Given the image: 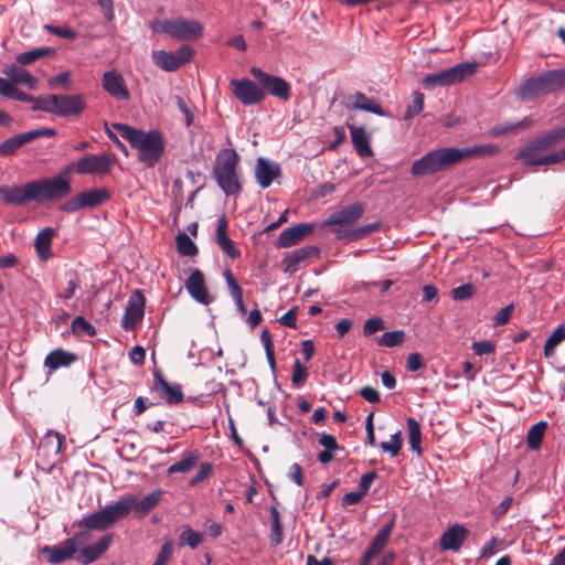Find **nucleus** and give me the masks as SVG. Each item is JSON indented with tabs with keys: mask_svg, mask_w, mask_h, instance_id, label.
Listing matches in <instances>:
<instances>
[{
	"mask_svg": "<svg viewBox=\"0 0 565 565\" xmlns=\"http://www.w3.org/2000/svg\"><path fill=\"white\" fill-rule=\"evenodd\" d=\"M565 140V127L548 131L525 146L518 154L527 166H550L565 160V148L546 152L550 148Z\"/></svg>",
	"mask_w": 565,
	"mask_h": 565,
	"instance_id": "obj_1",
	"label": "nucleus"
},
{
	"mask_svg": "<svg viewBox=\"0 0 565 565\" xmlns=\"http://www.w3.org/2000/svg\"><path fill=\"white\" fill-rule=\"evenodd\" d=\"M114 128L138 150L139 160L147 167H153L160 160L164 143L157 130L145 132L125 124H115Z\"/></svg>",
	"mask_w": 565,
	"mask_h": 565,
	"instance_id": "obj_2",
	"label": "nucleus"
},
{
	"mask_svg": "<svg viewBox=\"0 0 565 565\" xmlns=\"http://www.w3.org/2000/svg\"><path fill=\"white\" fill-rule=\"evenodd\" d=\"M150 29L178 41L198 40L203 35V26L199 21L184 18L154 19L150 22Z\"/></svg>",
	"mask_w": 565,
	"mask_h": 565,
	"instance_id": "obj_3",
	"label": "nucleus"
},
{
	"mask_svg": "<svg viewBox=\"0 0 565 565\" xmlns=\"http://www.w3.org/2000/svg\"><path fill=\"white\" fill-rule=\"evenodd\" d=\"M238 154L233 149H225L216 157L214 177L218 186L226 195H233L241 191L237 174Z\"/></svg>",
	"mask_w": 565,
	"mask_h": 565,
	"instance_id": "obj_4",
	"label": "nucleus"
},
{
	"mask_svg": "<svg viewBox=\"0 0 565 565\" xmlns=\"http://www.w3.org/2000/svg\"><path fill=\"white\" fill-rule=\"evenodd\" d=\"M86 106V102L83 95H56L50 94L41 96L36 106H33V110H42L50 114H54L60 117L77 116Z\"/></svg>",
	"mask_w": 565,
	"mask_h": 565,
	"instance_id": "obj_5",
	"label": "nucleus"
},
{
	"mask_svg": "<svg viewBox=\"0 0 565 565\" xmlns=\"http://www.w3.org/2000/svg\"><path fill=\"white\" fill-rule=\"evenodd\" d=\"M130 511L131 505L128 503V499L121 498L115 503L107 504L100 511L84 516L78 524L90 530H107L125 519Z\"/></svg>",
	"mask_w": 565,
	"mask_h": 565,
	"instance_id": "obj_6",
	"label": "nucleus"
},
{
	"mask_svg": "<svg viewBox=\"0 0 565 565\" xmlns=\"http://www.w3.org/2000/svg\"><path fill=\"white\" fill-rule=\"evenodd\" d=\"M458 163L457 148H441L429 151L426 156L414 161L411 172L420 177L433 174Z\"/></svg>",
	"mask_w": 565,
	"mask_h": 565,
	"instance_id": "obj_7",
	"label": "nucleus"
},
{
	"mask_svg": "<svg viewBox=\"0 0 565 565\" xmlns=\"http://www.w3.org/2000/svg\"><path fill=\"white\" fill-rule=\"evenodd\" d=\"M30 188L32 200L39 203L58 201L72 192L71 181L56 175L31 181Z\"/></svg>",
	"mask_w": 565,
	"mask_h": 565,
	"instance_id": "obj_8",
	"label": "nucleus"
},
{
	"mask_svg": "<svg viewBox=\"0 0 565 565\" xmlns=\"http://www.w3.org/2000/svg\"><path fill=\"white\" fill-rule=\"evenodd\" d=\"M477 70L476 63H459L452 67L443 70L437 73L427 74L423 78V86L425 88H435L440 86H449L461 82L466 77L472 75Z\"/></svg>",
	"mask_w": 565,
	"mask_h": 565,
	"instance_id": "obj_9",
	"label": "nucleus"
},
{
	"mask_svg": "<svg viewBox=\"0 0 565 565\" xmlns=\"http://www.w3.org/2000/svg\"><path fill=\"white\" fill-rule=\"evenodd\" d=\"M563 75L557 72H547L543 75L525 81L518 89V95L523 99H531L539 95H545L561 88Z\"/></svg>",
	"mask_w": 565,
	"mask_h": 565,
	"instance_id": "obj_10",
	"label": "nucleus"
},
{
	"mask_svg": "<svg viewBox=\"0 0 565 565\" xmlns=\"http://www.w3.org/2000/svg\"><path fill=\"white\" fill-rule=\"evenodd\" d=\"M108 199L109 192L104 188L87 190L63 203L61 211L75 213L83 209H93L105 203Z\"/></svg>",
	"mask_w": 565,
	"mask_h": 565,
	"instance_id": "obj_11",
	"label": "nucleus"
},
{
	"mask_svg": "<svg viewBox=\"0 0 565 565\" xmlns=\"http://www.w3.org/2000/svg\"><path fill=\"white\" fill-rule=\"evenodd\" d=\"M193 50L189 45L180 46L174 53L164 50L152 51L153 63L166 72H173L191 61Z\"/></svg>",
	"mask_w": 565,
	"mask_h": 565,
	"instance_id": "obj_12",
	"label": "nucleus"
},
{
	"mask_svg": "<svg viewBox=\"0 0 565 565\" xmlns=\"http://www.w3.org/2000/svg\"><path fill=\"white\" fill-rule=\"evenodd\" d=\"M250 74L257 79L262 89H266L271 96L282 100L290 98V85L281 77L270 75L259 67H252Z\"/></svg>",
	"mask_w": 565,
	"mask_h": 565,
	"instance_id": "obj_13",
	"label": "nucleus"
},
{
	"mask_svg": "<svg viewBox=\"0 0 565 565\" xmlns=\"http://www.w3.org/2000/svg\"><path fill=\"white\" fill-rule=\"evenodd\" d=\"M231 92L245 106H252L262 103L265 99V93L249 78L232 79L230 82Z\"/></svg>",
	"mask_w": 565,
	"mask_h": 565,
	"instance_id": "obj_14",
	"label": "nucleus"
},
{
	"mask_svg": "<svg viewBox=\"0 0 565 565\" xmlns=\"http://www.w3.org/2000/svg\"><path fill=\"white\" fill-rule=\"evenodd\" d=\"M86 536V533H81L74 537L65 540L58 545H45L41 548V554L44 555L49 563L60 564L74 556L77 550V545L82 543V539Z\"/></svg>",
	"mask_w": 565,
	"mask_h": 565,
	"instance_id": "obj_15",
	"label": "nucleus"
},
{
	"mask_svg": "<svg viewBox=\"0 0 565 565\" xmlns=\"http://www.w3.org/2000/svg\"><path fill=\"white\" fill-rule=\"evenodd\" d=\"M114 157L109 153L87 154L77 160V174L106 175L114 167Z\"/></svg>",
	"mask_w": 565,
	"mask_h": 565,
	"instance_id": "obj_16",
	"label": "nucleus"
},
{
	"mask_svg": "<svg viewBox=\"0 0 565 565\" xmlns=\"http://www.w3.org/2000/svg\"><path fill=\"white\" fill-rule=\"evenodd\" d=\"M364 214V205L361 202H354L348 207L332 213L323 223L322 226H331L334 228L344 230L347 226L355 224Z\"/></svg>",
	"mask_w": 565,
	"mask_h": 565,
	"instance_id": "obj_17",
	"label": "nucleus"
},
{
	"mask_svg": "<svg viewBox=\"0 0 565 565\" xmlns=\"http://www.w3.org/2000/svg\"><path fill=\"white\" fill-rule=\"evenodd\" d=\"M146 299L140 290H135L126 305L125 315L121 319V327L127 330H134L141 322L145 315Z\"/></svg>",
	"mask_w": 565,
	"mask_h": 565,
	"instance_id": "obj_18",
	"label": "nucleus"
},
{
	"mask_svg": "<svg viewBox=\"0 0 565 565\" xmlns=\"http://www.w3.org/2000/svg\"><path fill=\"white\" fill-rule=\"evenodd\" d=\"M103 88L117 100H127L130 97L129 89L121 74L117 71H107L102 78Z\"/></svg>",
	"mask_w": 565,
	"mask_h": 565,
	"instance_id": "obj_19",
	"label": "nucleus"
},
{
	"mask_svg": "<svg viewBox=\"0 0 565 565\" xmlns=\"http://www.w3.org/2000/svg\"><path fill=\"white\" fill-rule=\"evenodd\" d=\"M30 182L24 185H1L0 186V199L4 204L8 205H25L32 202V194L30 192Z\"/></svg>",
	"mask_w": 565,
	"mask_h": 565,
	"instance_id": "obj_20",
	"label": "nucleus"
},
{
	"mask_svg": "<svg viewBox=\"0 0 565 565\" xmlns=\"http://www.w3.org/2000/svg\"><path fill=\"white\" fill-rule=\"evenodd\" d=\"M280 166L266 158H258L255 167V178L262 189H267L273 181L280 177Z\"/></svg>",
	"mask_w": 565,
	"mask_h": 565,
	"instance_id": "obj_21",
	"label": "nucleus"
},
{
	"mask_svg": "<svg viewBox=\"0 0 565 565\" xmlns=\"http://www.w3.org/2000/svg\"><path fill=\"white\" fill-rule=\"evenodd\" d=\"M185 288L190 296L198 302L209 305L212 301L205 286L203 273L200 269L192 270L185 280Z\"/></svg>",
	"mask_w": 565,
	"mask_h": 565,
	"instance_id": "obj_22",
	"label": "nucleus"
},
{
	"mask_svg": "<svg viewBox=\"0 0 565 565\" xmlns=\"http://www.w3.org/2000/svg\"><path fill=\"white\" fill-rule=\"evenodd\" d=\"M469 535V531L461 524H455L447 529L440 536L439 543L443 551L458 552Z\"/></svg>",
	"mask_w": 565,
	"mask_h": 565,
	"instance_id": "obj_23",
	"label": "nucleus"
},
{
	"mask_svg": "<svg viewBox=\"0 0 565 565\" xmlns=\"http://www.w3.org/2000/svg\"><path fill=\"white\" fill-rule=\"evenodd\" d=\"M315 230L311 223H300L291 227L285 228L278 237V245L280 247H290L298 244Z\"/></svg>",
	"mask_w": 565,
	"mask_h": 565,
	"instance_id": "obj_24",
	"label": "nucleus"
},
{
	"mask_svg": "<svg viewBox=\"0 0 565 565\" xmlns=\"http://www.w3.org/2000/svg\"><path fill=\"white\" fill-rule=\"evenodd\" d=\"M319 254V249L315 246H305L295 249L282 259V269L287 274H295L299 267L310 257Z\"/></svg>",
	"mask_w": 565,
	"mask_h": 565,
	"instance_id": "obj_25",
	"label": "nucleus"
},
{
	"mask_svg": "<svg viewBox=\"0 0 565 565\" xmlns=\"http://www.w3.org/2000/svg\"><path fill=\"white\" fill-rule=\"evenodd\" d=\"M111 541L113 537L109 534L100 537L97 542L81 550L77 561L84 565L95 562L108 550Z\"/></svg>",
	"mask_w": 565,
	"mask_h": 565,
	"instance_id": "obj_26",
	"label": "nucleus"
},
{
	"mask_svg": "<svg viewBox=\"0 0 565 565\" xmlns=\"http://www.w3.org/2000/svg\"><path fill=\"white\" fill-rule=\"evenodd\" d=\"M154 390L169 404H179L183 399L181 386L168 383L159 373L154 375Z\"/></svg>",
	"mask_w": 565,
	"mask_h": 565,
	"instance_id": "obj_27",
	"label": "nucleus"
},
{
	"mask_svg": "<svg viewBox=\"0 0 565 565\" xmlns=\"http://www.w3.org/2000/svg\"><path fill=\"white\" fill-rule=\"evenodd\" d=\"M215 241L220 248L230 258L235 259L239 256V250L234 246L233 241L227 235V221L222 216L217 221Z\"/></svg>",
	"mask_w": 565,
	"mask_h": 565,
	"instance_id": "obj_28",
	"label": "nucleus"
},
{
	"mask_svg": "<svg viewBox=\"0 0 565 565\" xmlns=\"http://www.w3.org/2000/svg\"><path fill=\"white\" fill-rule=\"evenodd\" d=\"M3 74L7 75L8 79L15 85H25L30 89H35L38 79L26 70L20 68L14 64L4 66Z\"/></svg>",
	"mask_w": 565,
	"mask_h": 565,
	"instance_id": "obj_29",
	"label": "nucleus"
},
{
	"mask_svg": "<svg viewBox=\"0 0 565 565\" xmlns=\"http://www.w3.org/2000/svg\"><path fill=\"white\" fill-rule=\"evenodd\" d=\"M350 129L352 145L358 152V154L362 158L371 157L373 154L370 141L371 137L366 132L364 127H355L352 125H348Z\"/></svg>",
	"mask_w": 565,
	"mask_h": 565,
	"instance_id": "obj_30",
	"label": "nucleus"
},
{
	"mask_svg": "<svg viewBox=\"0 0 565 565\" xmlns=\"http://www.w3.org/2000/svg\"><path fill=\"white\" fill-rule=\"evenodd\" d=\"M347 107L349 109L365 110L382 117L386 116V113L373 98H369L361 92H358L348 98Z\"/></svg>",
	"mask_w": 565,
	"mask_h": 565,
	"instance_id": "obj_31",
	"label": "nucleus"
},
{
	"mask_svg": "<svg viewBox=\"0 0 565 565\" xmlns=\"http://www.w3.org/2000/svg\"><path fill=\"white\" fill-rule=\"evenodd\" d=\"M162 492L160 490H154L149 494L145 495L142 499H137L134 497H129L128 503L131 505V511H136L139 514L146 515L149 511L156 508L161 500Z\"/></svg>",
	"mask_w": 565,
	"mask_h": 565,
	"instance_id": "obj_32",
	"label": "nucleus"
},
{
	"mask_svg": "<svg viewBox=\"0 0 565 565\" xmlns=\"http://www.w3.org/2000/svg\"><path fill=\"white\" fill-rule=\"evenodd\" d=\"M499 147L493 143H480L466 148H457L458 162L471 157H490L499 152Z\"/></svg>",
	"mask_w": 565,
	"mask_h": 565,
	"instance_id": "obj_33",
	"label": "nucleus"
},
{
	"mask_svg": "<svg viewBox=\"0 0 565 565\" xmlns=\"http://www.w3.org/2000/svg\"><path fill=\"white\" fill-rule=\"evenodd\" d=\"M76 360V355L64 351L62 349L54 350L50 352L45 360L44 365L52 371H55L62 366H68Z\"/></svg>",
	"mask_w": 565,
	"mask_h": 565,
	"instance_id": "obj_34",
	"label": "nucleus"
},
{
	"mask_svg": "<svg viewBox=\"0 0 565 565\" xmlns=\"http://www.w3.org/2000/svg\"><path fill=\"white\" fill-rule=\"evenodd\" d=\"M54 237V230L45 227L40 231L35 237L34 246L39 257L46 260L51 257V245Z\"/></svg>",
	"mask_w": 565,
	"mask_h": 565,
	"instance_id": "obj_35",
	"label": "nucleus"
},
{
	"mask_svg": "<svg viewBox=\"0 0 565 565\" xmlns=\"http://www.w3.org/2000/svg\"><path fill=\"white\" fill-rule=\"evenodd\" d=\"M381 226L380 222H373L365 225H362L360 227H356L355 230L348 231V230H341V228H334L333 233L337 238H348V239H359L361 237H364L373 232H376Z\"/></svg>",
	"mask_w": 565,
	"mask_h": 565,
	"instance_id": "obj_36",
	"label": "nucleus"
},
{
	"mask_svg": "<svg viewBox=\"0 0 565 565\" xmlns=\"http://www.w3.org/2000/svg\"><path fill=\"white\" fill-rule=\"evenodd\" d=\"M532 125V121L530 118L525 117L522 120L519 121H507L501 122L498 125H494L491 127L488 131V135L490 137H500L502 135H507L510 132H514L516 130L529 128Z\"/></svg>",
	"mask_w": 565,
	"mask_h": 565,
	"instance_id": "obj_37",
	"label": "nucleus"
},
{
	"mask_svg": "<svg viewBox=\"0 0 565 565\" xmlns=\"http://www.w3.org/2000/svg\"><path fill=\"white\" fill-rule=\"evenodd\" d=\"M28 142H31L29 131L8 138L0 145V157L12 156Z\"/></svg>",
	"mask_w": 565,
	"mask_h": 565,
	"instance_id": "obj_38",
	"label": "nucleus"
},
{
	"mask_svg": "<svg viewBox=\"0 0 565 565\" xmlns=\"http://www.w3.org/2000/svg\"><path fill=\"white\" fill-rule=\"evenodd\" d=\"M394 520L384 525L374 536L372 542L369 545L370 554H380L385 547L388 537L394 529Z\"/></svg>",
	"mask_w": 565,
	"mask_h": 565,
	"instance_id": "obj_39",
	"label": "nucleus"
},
{
	"mask_svg": "<svg viewBox=\"0 0 565 565\" xmlns=\"http://www.w3.org/2000/svg\"><path fill=\"white\" fill-rule=\"evenodd\" d=\"M407 428H408V443L411 446V449L420 455L422 454V429L419 423L413 418H407Z\"/></svg>",
	"mask_w": 565,
	"mask_h": 565,
	"instance_id": "obj_40",
	"label": "nucleus"
},
{
	"mask_svg": "<svg viewBox=\"0 0 565 565\" xmlns=\"http://www.w3.org/2000/svg\"><path fill=\"white\" fill-rule=\"evenodd\" d=\"M546 428V422H539L529 429L526 436L529 448L535 450L541 446Z\"/></svg>",
	"mask_w": 565,
	"mask_h": 565,
	"instance_id": "obj_41",
	"label": "nucleus"
},
{
	"mask_svg": "<svg viewBox=\"0 0 565 565\" xmlns=\"http://www.w3.org/2000/svg\"><path fill=\"white\" fill-rule=\"evenodd\" d=\"M196 461H198V454L196 452H188V454L183 455L179 461L174 462L173 465H171L168 468V473L172 475V473L188 472L196 465Z\"/></svg>",
	"mask_w": 565,
	"mask_h": 565,
	"instance_id": "obj_42",
	"label": "nucleus"
},
{
	"mask_svg": "<svg viewBox=\"0 0 565 565\" xmlns=\"http://www.w3.org/2000/svg\"><path fill=\"white\" fill-rule=\"evenodd\" d=\"M565 340V324L558 326L546 339L544 344L545 358H551L555 353L556 347Z\"/></svg>",
	"mask_w": 565,
	"mask_h": 565,
	"instance_id": "obj_43",
	"label": "nucleus"
},
{
	"mask_svg": "<svg viewBox=\"0 0 565 565\" xmlns=\"http://www.w3.org/2000/svg\"><path fill=\"white\" fill-rule=\"evenodd\" d=\"M55 51L52 47H39L34 50H30L23 53H20L17 56V62L21 65H29L35 62L36 60L53 54Z\"/></svg>",
	"mask_w": 565,
	"mask_h": 565,
	"instance_id": "obj_44",
	"label": "nucleus"
},
{
	"mask_svg": "<svg viewBox=\"0 0 565 565\" xmlns=\"http://www.w3.org/2000/svg\"><path fill=\"white\" fill-rule=\"evenodd\" d=\"M178 252L183 256H194L198 254V247L185 233H180L175 237Z\"/></svg>",
	"mask_w": 565,
	"mask_h": 565,
	"instance_id": "obj_45",
	"label": "nucleus"
},
{
	"mask_svg": "<svg viewBox=\"0 0 565 565\" xmlns=\"http://www.w3.org/2000/svg\"><path fill=\"white\" fill-rule=\"evenodd\" d=\"M270 541L276 546L279 545L282 541V526L280 523V515L276 508L270 509Z\"/></svg>",
	"mask_w": 565,
	"mask_h": 565,
	"instance_id": "obj_46",
	"label": "nucleus"
},
{
	"mask_svg": "<svg viewBox=\"0 0 565 565\" xmlns=\"http://www.w3.org/2000/svg\"><path fill=\"white\" fill-rule=\"evenodd\" d=\"M180 545L189 546L191 548H196L203 541V534L200 532L193 531L190 526H185L180 536Z\"/></svg>",
	"mask_w": 565,
	"mask_h": 565,
	"instance_id": "obj_47",
	"label": "nucleus"
},
{
	"mask_svg": "<svg viewBox=\"0 0 565 565\" xmlns=\"http://www.w3.org/2000/svg\"><path fill=\"white\" fill-rule=\"evenodd\" d=\"M71 329L75 335L94 337L96 334L95 327L81 316L74 318L71 324Z\"/></svg>",
	"mask_w": 565,
	"mask_h": 565,
	"instance_id": "obj_48",
	"label": "nucleus"
},
{
	"mask_svg": "<svg viewBox=\"0 0 565 565\" xmlns=\"http://www.w3.org/2000/svg\"><path fill=\"white\" fill-rule=\"evenodd\" d=\"M405 332L403 330H394L385 332L379 339V345L385 348H394L403 343Z\"/></svg>",
	"mask_w": 565,
	"mask_h": 565,
	"instance_id": "obj_49",
	"label": "nucleus"
},
{
	"mask_svg": "<svg viewBox=\"0 0 565 565\" xmlns=\"http://www.w3.org/2000/svg\"><path fill=\"white\" fill-rule=\"evenodd\" d=\"M403 440L401 437V431H396L393 435H391V438L388 441H382L380 444L381 449L384 452H388L391 457H395L398 455L399 450L402 449Z\"/></svg>",
	"mask_w": 565,
	"mask_h": 565,
	"instance_id": "obj_50",
	"label": "nucleus"
},
{
	"mask_svg": "<svg viewBox=\"0 0 565 565\" xmlns=\"http://www.w3.org/2000/svg\"><path fill=\"white\" fill-rule=\"evenodd\" d=\"M424 109V95L419 92L413 93V103L405 111L404 119H411Z\"/></svg>",
	"mask_w": 565,
	"mask_h": 565,
	"instance_id": "obj_51",
	"label": "nucleus"
},
{
	"mask_svg": "<svg viewBox=\"0 0 565 565\" xmlns=\"http://www.w3.org/2000/svg\"><path fill=\"white\" fill-rule=\"evenodd\" d=\"M260 341L265 348V351H266V358H267V361H268V364L270 365L271 369L275 367L276 365V362H275V351H274V344H273V341H271V337H270V333L267 329H264L262 331V334H260Z\"/></svg>",
	"mask_w": 565,
	"mask_h": 565,
	"instance_id": "obj_52",
	"label": "nucleus"
},
{
	"mask_svg": "<svg viewBox=\"0 0 565 565\" xmlns=\"http://www.w3.org/2000/svg\"><path fill=\"white\" fill-rule=\"evenodd\" d=\"M223 276L233 300H241V296H243V290L239 287L232 271L230 269H226L224 270Z\"/></svg>",
	"mask_w": 565,
	"mask_h": 565,
	"instance_id": "obj_53",
	"label": "nucleus"
},
{
	"mask_svg": "<svg viewBox=\"0 0 565 565\" xmlns=\"http://www.w3.org/2000/svg\"><path fill=\"white\" fill-rule=\"evenodd\" d=\"M475 294V287L471 284H463L451 290V296L455 300H467Z\"/></svg>",
	"mask_w": 565,
	"mask_h": 565,
	"instance_id": "obj_54",
	"label": "nucleus"
},
{
	"mask_svg": "<svg viewBox=\"0 0 565 565\" xmlns=\"http://www.w3.org/2000/svg\"><path fill=\"white\" fill-rule=\"evenodd\" d=\"M308 376L307 369L300 363L299 360H296L292 366V376L291 382L294 385L300 386L303 384Z\"/></svg>",
	"mask_w": 565,
	"mask_h": 565,
	"instance_id": "obj_55",
	"label": "nucleus"
},
{
	"mask_svg": "<svg viewBox=\"0 0 565 565\" xmlns=\"http://www.w3.org/2000/svg\"><path fill=\"white\" fill-rule=\"evenodd\" d=\"M385 328L384 321L380 317H373L365 321L363 332L365 335L374 334L377 331H382Z\"/></svg>",
	"mask_w": 565,
	"mask_h": 565,
	"instance_id": "obj_56",
	"label": "nucleus"
},
{
	"mask_svg": "<svg viewBox=\"0 0 565 565\" xmlns=\"http://www.w3.org/2000/svg\"><path fill=\"white\" fill-rule=\"evenodd\" d=\"M44 30H46L47 32L55 34L57 36L64 38V39L74 40L77 36V33L70 28H62V26H56L53 24H45Z\"/></svg>",
	"mask_w": 565,
	"mask_h": 565,
	"instance_id": "obj_57",
	"label": "nucleus"
},
{
	"mask_svg": "<svg viewBox=\"0 0 565 565\" xmlns=\"http://www.w3.org/2000/svg\"><path fill=\"white\" fill-rule=\"evenodd\" d=\"M173 553V544L168 541L162 546L161 550L153 563V565H167L168 561L172 556Z\"/></svg>",
	"mask_w": 565,
	"mask_h": 565,
	"instance_id": "obj_58",
	"label": "nucleus"
},
{
	"mask_svg": "<svg viewBox=\"0 0 565 565\" xmlns=\"http://www.w3.org/2000/svg\"><path fill=\"white\" fill-rule=\"evenodd\" d=\"M8 97L17 99V100H20V102H24V103H32L33 104L32 107L36 106L39 99L41 98V96L34 97V96L29 95V94H26L24 92H21L15 86L12 87V89H11V92H10Z\"/></svg>",
	"mask_w": 565,
	"mask_h": 565,
	"instance_id": "obj_59",
	"label": "nucleus"
},
{
	"mask_svg": "<svg viewBox=\"0 0 565 565\" xmlns=\"http://www.w3.org/2000/svg\"><path fill=\"white\" fill-rule=\"evenodd\" d=\"M471 349L476 355L491 354L495 351V347L491 341L473 342Z\"/></svg>",
	"mask_w": 565,
	"mask_h": 565,
	"instance_id": "obj_60",
	"label": "nucleus"
},
{
	"mask_svg": "<svg viewBox=\"0 0 565 565\" xmlns=\"http://www.w3.org/2000/svg\"><path fill=\"white\" fill-rule=\"evenodd\" d=\"M71 79V72H62L49 78L47 83L52 87H68Z\"/></svg>",
	"mask_w": 565,
	"mask_h": 565,
	"instance_id": "obj_61",
	"label": "nucleus"
},
{
	"mask_svg": "<svg viewBox=\"0 0 565 565\" xmlns=\"http://www.w3.org/2000/svg\"><path fill=\"white\" fill-rule=\"evenodd\" d=\"M424 366L422 355L419 353H411L406 359V369L409 372H416Z\"/></svg>",
	"mask_w": 565,
	"mask_h": 565,
	"instance_id": "obj_62",
	"label": "nucleus"
},
{
	"mask_svg": "<svg viewBox=\"0 0 565 565\" xmlns=\"http://www.w3.org/2000/svg\"><path fill=\"white\" fill-rule=\"evenodd\" d=\"M319 444L327 450H338L340 448L334 436L323 433L319 438Z\"/></svg>",
	"mask_w": 565,
	"mask_h": 565,
	"instance_id": "obj_63",
	"label": "nucleus"
},
{
	"mask_svg": "<svg viewBox=\"0 0 565 565\" xmlns=\"http://www.w3.org/2000/svg\"><path fill=\"white\" fill-rule=\"evenodd\" d=\"M499 544V540L492 537L490 541L483 544L480 550V557L488 558L497 553V546Z\"/></svg>",
	"mask_w": 565,
	"mask_h": 565,
	"instance_id": "obj_64",
	"label": "nucleus"
}]
</instances>
